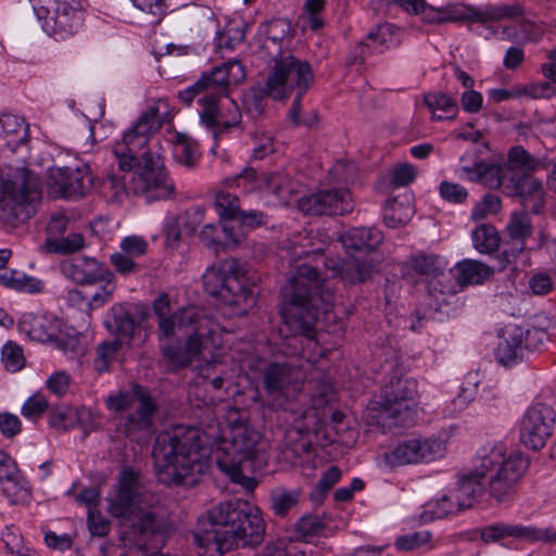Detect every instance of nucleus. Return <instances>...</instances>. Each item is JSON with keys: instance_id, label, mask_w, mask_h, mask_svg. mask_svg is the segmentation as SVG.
I'll return each instance as SVG.
<instances>
[{"instance_id": "nucleus-1", "label": "nucleus", "mask_w": 556, "mask_h": 556, "mask_svg": "<svg viewBox=\"0 0 556 556\" xmlns=\"http://www.w3.org/2000/svg\"><path fill=\"white\" fill-rule=\"evenodd\" d=\"M261 439L237 408H229L226 422L206 427L177 426L156 437L153 457L159 481L165 485L193 486L208 469L212 456L220 471L235 483L253 489L255 482L242 472L256 453Z\"/></svg>"}, {"instance_id": "nucleus-2", "label": "nucleus", "mask_w": 556, "mask_h": 556, "mask_svg": "<svg viewBox=\"0 0 556 556\" xmlns=\"http://www.w3.org/2000/svg\"><path fill=\"white\" fill-rule=\"evenodd\" d=\"M530 458L523 452H507L503 442H488L471 460V469L457 480V486L429 501L424 508V521L442 519L471 507L486 493L496 503L510 502L517 493Z\"/></svg>"}, {"instance_id": "nucleus-3", "label": "nucleus", "mask_w": 556, "mask_h": 556, "mask_svg": "<svg viewBox=\"0 0 556 556\" xmlns=\"http://www.w3.org/2000/svg\"><path fill=\"white\" fill-rule=\"evenodd\" d=\"M288 249L289 254L298 258H308L317 251L308 250L302 242H294ZM291 268L289 283L283 294L282 325L279 331L285 338L312 339L319 316L327 317L333 306V294L323 289V280L315 266L293 260Z\"/></svg>"}, {"instance_id": "nucleus-4", "label": "nucleus", "mask_w": 556, "mask_h": 556, "mask_svg": "<svg viewBox=\"0 0 556 556\" xmlns=\"http://www.w3.org/2000/svg\"><path fill=\"white\" fill-rule=\"evenodd\" d=\"M265 523L248 502L219 503L198 518L193 542L199 556H219L233 548L254 547L264 540Z\"/></svg>"}, {"instance_id": "nucleus-5", "label": "nucleus", "mask_w": 556, "mask_h": 556, "mask_svg": "<svg viewBox=\"0 0 556 556\" xmlns=\"http://www.w3.org/2000/svg\"><path fill=\"white\" fill-rule=\"evenodd\" d=\"M244 79V66L231 60L203 72L193 85L178 92V98L187 106L198 98L200 124L217 141L223 135L241 128V111L229 94Z\"/></svg>"}, {"instance_id": "nucleus-6", "label": "nucleus", "mask_w": 556, "mask_h": 556, "mask_svg": "<svg viewBox=\"0 0 556 556\" xmlns=\"http://www.w3.org/2000/svg\"><path fill=\"white\" fill-rule=\"evenodd\" d=\"M315 84V74L308 61L289 51L279 50L273 55L265 84L260 88L263 96L285 100L293 96L288 116L294 125L312 126L317 122L314 112L311 119L300 117L302 99Z\"/></svg>"}, {"instance_id": "nucleus-7", "label": "nucleus", "mask_w": 556, "mask_h": 556, "mask_svg": "<svg viewBox=\"0 0 556 556\" xmlns=\"http://www.w3.org/2000/svg\"><path fill=\"white\" fill-rule=\"evenodd\" d=\"M159 108L149 106L131 126L124 132L122 141L113 147V153L118 163V169L125 174L110 173L102 181L104 192L111 193V199L122 202L131 191L126 184V174H130L136 154L147 146L150 137L160 127Z\"/></svg>"}, {"instance_id": "nucleus-8", "label": "nucleus", "mask_w": 556, "mask_h": 556, "mask_svg": "<svg viewBox=\"0 0 556 556\" xmlns=\"http://www.w3.org/2000/svg\"><path fill=\"white\" fill-rule=\"evenodd\" d=\"M544 161L535 159L522 146H514L507 152V161L503 163H488L477 151H467L459 159L457 173L460 178L482 185L486 188L501 187L506 177L532 174L545 168Z\"/></svg>"}, {"instance_id": "nucleus-9", "label": "nucleus", "mask_w": 556, "mask_h": 556, "mask_svg": "<svg viewBox=\"0 0 556 556\" xmlns=\"http://www.w3.org/2000/svg\"><path fill=\"white\" fill-rule=\"evenodd\" d=\"M202 280L205 292L226 305L243 312L254 304L255 283L248 276L245 265L236 258L212 264Z\"/></svg>"}, {"instance_id": "nucleus-10", "label": "nucleus", "mask_w": 556, "mask_h": 556, "mask_svg": "<svg viewBox=\"0 0 556 556\" xmlns=\"http://www.w3.org/2000/svg\"><path fill=\"white\" fill-rule=\"evenodd\" d=\"M138 476L131 469H124L115 495L110 500L111 514L122 519L135 534L148 536L157 534L163 528L162 519L152 510L138 506Z\"/></svg>"}, {"instance_id": "nucleus-11", "label": "nucleus", "mask_w": 556, "mask_h": 556, "mask_svg": "<svg viewBox=\"0 0 556 556\" xmlns=\"http://www.w3.org/2000/svg\"><path fill=\"white\" fill-rule=\"evenodd\" d=\"M40 199L41 185L33 172L21 168L13 180L0 176V222L15 227L28 220Z\"/></svg>"}, {"instance_id": "nucleus-12", "label": "nucleus", "mask_w": 556, "mask_h": 556, "mask_svg": "<svg viewBox=\"0 0 556 556\" xmlns=\"http://www.w3.org/2000/svg\"><path fill=\"white\" fill-rule=\"evenodd\" d=\"M418 382L413 378L392 377L381 389L379 417L389 426L402 427L413 419Z\"/></svg>"}, {"instance_id": "nucleus-13", "label": "nucleus", "mask_w": 556, "mask_h": 556, "mask_svg": "<svg viewBox=\"0 0 556 556\" xmlns=\"http://www.w3.org/2000/svg\"><path fill=\"white\" fill-rule=\"evenodd\" d=\"M129 188L132 193L143 197L148 202L169 199L175 186L159 153L146 151L131 173Z\"/></svg>"}, {"instance_id": "nucleus-14", "label": "nucleus", "mask_w": 556, "mask_h": 556, "mask_svg": "<svg viewBox=\"0 0 556 556\" xmlns=\"http://www.w3.org/2000/svg\"><path fill=\"white\" fill-rule=\"evenodd\" d=\"M43 30L65 39L78 31L84 22L83 0H29Z\"/></svg>"}, {"instance_id": "nucleus-15", "label": "nucleus", "mask_w": 556, "mask_h": 556, "mask_svg": "<svg viewBox=\"0 0 556 556\" xmlns=\"http://www.w3.org/2000/svg\"><path fill=\"white\" fill-rule=\"evenodd\" d=\"M556 422L554 408L545 403L530 405L519 421V441L527 448H543L553 434Z\"/></svg>"}, {"instance_id": "nucleus-16", "label": "nucleus", "mask_w": 556, "mask_h": 556, "mask_svg": "<svg viewBox=\"0 0 556 556\" xmlns=\"http://www.w3.org/2000/svg\"><path fill=\"white\" fill-rule=\"evenodd\" d=\"M157 325L160 340L173 337L176 329L185 334L200 336H213L217 329L215 320L199 306L184 307L173 315L157 318Z\"/></svg>"}, {"instance_id": "nucleus-17", "label": "nucleus", "mask_w": 556, "mask_h": 556, "mask_svg": "<svg viewBox=\"0 0 556 556\" xmlns=\"http://www.w3.org/2000/svg\"><path fill=\"white\" fill-rule=\"evenodd\" d=\"M444 452L445 442L439 438H413L399 442L393 450L384 452L381 458L386 466L396 467L431 462L443 456Z\"/></svg>"}, {"instance_id": "nucleus-18", "label": "nucleus", "mask_w": 556, "mask_h": 556, "mask_svg": "<svg viewBox=\"0 0 556 556\" xmlns=\"http://www.w3.org/2000/svg\"><path fill=\"white\" fill-rule=\"evenodd\" d=\"M301 212L315 216L348 215L353 212L355 203L346 188H328L317 190L299 200Z\"/></svg>"}, {"instance_id": "nucleus-19", "label": "nucleus", "mask_w": 556, "mask_h": 556, "mask_svg": "<svg viewBox=\"0 0 556 556\" xmlns=\"http://www.w3.org/2000/svg\"><path fill=\"white\" fill-rule=\"evenodd\" d=\"M446 23H479L486 24L503 20H513L522 14L518 4H486L470 7L460 3L444 7Z\"/></svg>"}, {"instance_id": "nucleus-20", "label": "nucleus", "mask_w": 556, "mask_h": 556, "mask_svg": "<svg viewBox=\"0 0 556 556\" xmlns=\"http://www.w3.org/2000/svg\"><path fill=\"white\" fill-rule=\"evenodd\" d=\"M48 185L60 197L76 200L90 191L93 176L88 165L56 167L50 169Z\"/></svg>"}, {"instance_id": "nucleus-21", "label": "nucleus", "mask_w": 556, "mask_h": 556, "mask_svg": "<svg viewBox=\"0 0 556 556\" xmlns=\"http://www.w3.org/2000/svg\"><path fill=\"white\" fill-rule=\"evenodd\" d=\"M504 233L508 238L506 245L511 244L510 248H506L503 251L506 262L514 264V268L517 269L518 260L523 257L521 264L527 265L529 257L526 242L533 233V226L528 212L519 211L511 213Z\"/></svg>"}, {"instance_id": "nucleus-22", "label": "nucleus", "mask_w": 556, "mask_h": 556, "mask_svg": "<svg viewBox=\"0 0 556 556\" xmlns=\"http://www.w3.org/2000/svg\"><path fill=\"white\" fill-rule=\"evenodd\" d=\"M156 406L150 394L142 388H138V404L134 413L121 415L116 418L117 430L131 440H139L142 435L152 432Z\"/></svg>"}, {"instance_id": "nucleus-23", "label": "nucleus", "mask_w": 556, "mask_h": 556, "mask_svg": "<svg viewBox=\"0 0 556 556\" xmlns=\"http://www.w3.org/2000/svg\"><path fill=\"white\" fill-rule=\"evenodd\" d=\"M60 267L67 279L80 286L97 285L114 278L113 273L94 257L76 255L64 260Z\"/></svg>"}, {"instance_id": "nucleus-24", "label": "nucleus", "mask_w": 556, "mask_h": 556, "mask_svg": "<svg viewBox=\"0 0 556 556\" xmlns=\"http://www.w3.org/2000/svg\"><path fill=\"white\" fill-rule=\"evenodd\" d=\"M401 43L402 31L399 26L392 23L379 24L368 33L366 41L359 42L354 58L362 63L372 52L383 53L400 47Z\"/></svg>"}, {"instance_id": "nucleus-25", "label": "nucleus", "mask_w": 556, "mask_h": 556, "mask_svg": "<svg viewBox=\"0 0 556 556\" xmlns=\"http://www.w3.org/2000/svg\"><path fill=\"white\" fill-rule=\"evenodd\" d=\"M501 190L507 197H518L523 204L532 201V210L538 213L544 203V187L542 180L526 174L521 176H508L506 180L501 182V187L493 188Z\"/></svg>"}, {"instance_id": "nucleus-26", "label": "nucleus", "mask_w": 556, "mask_h": 556, "mask_svg": "<svg viewBox=\"0 0 556 556\" xmlns=\"http://www.w3.org/2000/svg\"><path fill=\"white\" fill-rule=\"evenodd\" d=\"M446 262L438 254H416L402 264V275L408 281L415 283L417 278L432 280L443 275Z\"/></svg>"}, {"instance_id": "nucleus-27", "label": "nucleus", "mask_w": 556, "mask_h": 556, "mask_svg": "<svg viewBox=\"0 0 556 556\" xmlns=\"http://www.w3.org/2000/svg\"><path fill=\"white\" fill-rule=\"evenodd\" d=\"M142 318L132 306L116 304L110 309L105 326L111 333L116 336L115 339H121L122 343H126L129 346L130 340L136 329L140 326Z\"/></svg>"}, {"instance_id": "nucleus-28", "label": "nucleus", "mask_w": 556, "mask_h": 556, "mask_svg": "<svg viewBox=\"0 0 556 556\" xmlns=\"http://www.w3.org/2000/svg\"><path fill=\"white\" fill-rule=\"evenodd\" d=\"M325 265L332 269L346 285L363 283L369 280L375 270L376 262L372 258H358L351 255L342 262L328 260Z\"/></svg>"}, {"instance_id": "nucleus-29", "label": "nucleus", "mask_w": 556, "mask_h": 556, "mask_svg": "<svg viewBox=\"0 0 556 556\" xmlns=\"http://www.w3.org/2000/svg\"><path fill=\"white\" fill-rule=\"evenodd\" d=\"M292 380V369L286 363H269L263 370V382L264 389L269 395L277 396L274 405L277 408L288 410L289 406L287 402L279 400L280 396L285 395L287 387Z\"/></svg>"}, {"instance_id": "nucleus-30", "label": "nucleus", "mask_w": 556, "mask_h": 556, "mask_svg": "<svg viewBox=\"0 0 556 556\" xmlns=\"http://www.w3.org/2000/svg\"><path fill=\"white\" fill-rule=\"evenodd\" d=\"M340 241L350 254L369 253L382 243L383 235L375 227H355L343 232Z\"/></svg>"}, {"instance_id": "nucleus-31", "label": "nucleus", "mask_w": 556, "mask_h": 556, "mask_svg": "<svg viewBox=\"0 0 556 556\" xmlns=\"http://www.w3.org/2000/svg\"><path fill=\"white\" fill-rule=\"evenodd\" d=\"M186 336L185 341H177L162 348L163 356L175 367L188 366L202 351L204 338L211 337L197 333Z\"/></svg>"}, {"instance_id": "nucleus-32", "label": "nucleus", "mask_w": 556, "mask_h": 556, "mask_svg": "<svg viewBox=\"0 0 556 556\" xmlns=\"http://www.w3.org/2000/svg\"><path fill=\"white\" fill-rule=\"evenodd\" d=\"M523 334V330L519 327H508L504 330L503 339L494 352L500 364L508 367L522 358Z\"/></svg>"}, {"instance_id": "nucleus-33", "label": "nucleus", "mask_w": 556, "mask_h": 556, "mask_svg": "<svg viewBox=\"0 0 556 556\" xmlns=\"http://www.w3.org/2000/svg\"><path fill=\"white\" fill-rule=\"evenodd\" d=\"M28 138V126L16 115L0 114V148L14 152Z\"/></svg>"}, {"instance_id": "nucleus-34", "label": "nucleus", "mask_w": 556, "mask_h": 556, "mask_svg": "<svg viewBox=\"0 0 556 556\" xmlns=\"http://www.w3.org/2000/svg\"><path fill=\"white\" fill-rule=\"evenodd\" d=\"M549 62L542 65L543 75L556 84V49L549 52ZM519 88V97L548 99L556 94V88L547 81L531 83Z\"/></svg>"}, {"instance_id": "nucleus-35", "label": "nucleus", "mask_w": 556, "mask_h": 556, "mask_svg": "<svg viewBox=\"0 0 556 556\" xmlns=\"http://www.w3.org/2000/svg\"><path fill=\"white\" fill-rule=\"evenodd\" d=\"M302 501L303 491L300 488L287 489L279 485L269 492V509L279 518H287Z\"/></svg>"}, {"instance_id": "nucleus-36", "label": "nucleus", "mask_w": 556, "mask_h": 556, "mask_svg": "<svg viewBox=\"0 0 556 556\" xmlns=\"http://www.w3.org/2000/svg\"><path fill=\"white\" fill-rule=\"evenodd\" d=\"M18 329L33 341L48 342L54 340L52 323L41 315L23 314L18 321Z\"/></svg>"}, {"instance_id": "nucleus-37", "label": "nucleus", "mask_w": 556, "mask_h": 556, "mask_svg": "<svg viewBox=\"0 0 556 556\" xmlns=\"http://www.w3.org/2000/svg\"><path fill=\"white\" fill-rule=\"evenodd\" d=\"M492 274L493 269L486 264L473 260H464L457 264L456 279L460 286L480 285Z\"/></svg>"}, {"instance_id": "nucleus-38", "label": "nucleus", "mask_w": 556, "mask_h": 556, "mask_svg": "<svg viewBox=\"0 0 556 556\" xmlns=\"http://www.w3.org/2000/svg\"><path fill=\"white\" fill-rule=\"evenodd\" d=\"M424 101L435 121L454 119L458 113L457 101L447 94L430 92L425 96Z\"/></svg>"}, {"instance_id": "nucleus-39", "label": "nucleus", "mask_w": 556, "mask_h": 556, "mask_svg": "<svg viewBox=\"0 0 556 556\" xmlns=\"http://www.w3.org/2000/svg\"><path fill=\"white\" fill-rule=\"evenodd\" d=\"M264 192L276 195L283 202H288L296 193V184L285 173H265Z\"/></svg>"}, {"instance_id": "nucleus-40", "label": "nucleus", "mask_w": 556, "mask_h": 556, "mask_svg": "<svg viewBox=\"0 0 556 556\" xmlns=\"http://www.w3.org/2000/svg\"><path fill=\"white\" fill-rule=\"evenodd\" d=\"M85 416H90V412L85 408L74 410L67 406L58 407L49 412L48 422L54 429L67 431L73 429Z\"/></svg>"}, {"instance_id": "nucleus-41", "label": "nucleus", "mask_w": 556, "mask_h": 556, "mask_svg": "<svg viewBox=\"0 0 556 556\" xmlns=\"http://www.w3.org/2000/svg\"><path fill=\"white\" fill-rule=\"evenodd\" d=\"M529 533V527L498 522L482 528L481 539L485 543H494L507 536L526 539Z\"/></svg>"}, {"instance_id": "nucleus-42", "label": "nucleus", "mask_w": 556, "mask_h": 556, "mask_svg": "<svg viewBox=\"0 0 556 556\" xmlns=\"http://www.w3.org/2000/svg\"><path fill=\"white\" fill-rule=\"evenodd\" d=\"M472 243L480 253L491 254L500 248L501 237L493 225L483 224L471 232Z\"/></svg>"}, {"instance_id": "nucleus-43", "label": "nucleus", "mask_w": 556, "mask_h": 556, "mask_svg": "<svg viewBox=\"0 0 556 556\" xmlns=\"http://www.w3.org/2000/svg\"><path fill=\"white\" fill-rule=\"evenodd\" d=\"M265 173H257L252 167L243 168L239 174L225 180L227 188L239 187L245 192L262 191L264 188Z\"/></svg>"}, {"instance_id": "nucleus-44", "label": "nucleus", "mask_w": 556, "mask_h": 556, "mask_svg": "<svg viewBox=\"0 0 556 556\" xmlns=\"http://www.w3.org/2000/svg\"><path fill=\"white\" fill-rule=\"evenodd\" d=\"M215 208L220 219L236 220L241 213V205L238 195L229 190H219L215 194Z\"/></svg>"}, {"instance_id": "nucleus-45", "label": "nucleus", "mask_w": 556, "mask_h": 556, "mask_svg": "<svg viewBox=\"0 0 556 556\" xmlns=\"http://www.w3.org/2000/svg\"><path fill=\"white\" fill-rule=\"evenodd\" d=\"M84 245V237L80 233H70L60 239H48L46 248L50 253L71 254L80 250Z\"/></svg>"}, {"instance_id": "nucleus-46", "label": "nucleus", "mask_w": 556, "mask_h": 556, "mask_svg": "<svg viewBox=\"0 0 556 556\" xmlns=\"http://www.w3.org/2000/svg\"><path fill=\"white\" fill-rule=\"evenodd\" d=\"M341 470L337 466H331L318 480L314 490L309 493V500L313 503L320 504L326 494L340 481Z\"/></svg>"}, {"instance_id": "nucleus-47", "label": "nucleus", "mask_w": 556, "mask_h": 556, "mask_svg": "<svg viewBox=\"0 0 556 556\" xmlns=\"http://www.w3.org/2000/svg\"><path fill=\"white\" fill-rule=\"evenodd\" d=\"M409 212V205L404 206L396 199H388L383 213L384 223L390 228H396L404 225L408 219Z\"/></svg>"}, {"instance_id": "nucleus-48", "label": "nucleus", "mask_w": 556, "mask_h": 556, "mask_svg": "<svg viewBox=\"0 0 556 556\" xmlns=\"http://www.w3.org/2000/svg\"><path fill=\"white\" fill-rule=\"evenodd\" d=\"M124 343L121 339H114L110 342H102L97 348V356L93 361V367L102 372L109 369L110 364Z\"/></svg>"}, {"instance_id": "nucleus-49", "label": "nucleus", "mask_w": 556, "mask_h": 556, "mask_svg": "<svg viewBox=\"0 0 556 556\" xmlns=\"http://www.w3.org/2000/svg\"><path fill=\"white\" fill-rule=\"evenodd\" d=\"M175 155L179 162L189 167L192 166L200 155L198 143L185 135L178 136L175 144Z\"/></svg>"}, {"instance_id": "nucleus-50", "label": "nucleus", "mask_w": 556, "mask_h": 556, "mask_svg": "<svg viewBox=\"0 0 556 556\" xmlns=\"http://www.w3.org/2000/svg\"><path fill=\"white\" fill-rule=\"evenodd\" d=\"M2 363L9 371L21 370L25 363L22 349L12 341L5 343L2 348Z\"/></svg>"}, {"instance_id": "nucleus-51", "label": "nucleus", "mask_w": 556, "mask_h": 556, "mask_svg": "<svg viewBox=\"0 0 556 556\" xmlns=\"http://www.w3.org/2000/svg\"><path fill=\"white\" fill-rule=\"evenodd\" d=\"M138 388L136 386L132 393L121 392L115 395H110L106 399V406L110 410L122 413L128 408H135L138 404Z\"/></svg>"}, {"instance_id": "nucleus-52", "label": "nucleus", "mask_w": 556, "mask_h": 556, "mask_svg": "<svg viewBox=\"0 0 556 556\" xmlns=\"http://www.w3.org/2000/svg\"><path fill=\"white\" fill-rule=\"evenodd\" d=\"M54 341L68 359H79L85 355L86 348L78 336L56 337Z\"/></svg>"}, {"instance_id": "nucleus-53", "label": "nucleus", "mask_w": 556, "mask_h": 556, "mask_svg": "<svg viewBox=\"0 0 556 556\" xmlns=\"http://www.w3.org/2000/svg\"><path fill=\"white\" fill-rule=\"evenodd\" d=\"M140 11L152 16L151 24H159L167 12V0H130Z\"/></svg>"}, {"instance_id": "nucleus-54", "label": "nucleus", "mask_w": 556, "mask_h": 556, "mask_svg": "<svg viewBox=\"0 0 556 556\" xmlns=\"http://www.w3.org/2000/svg\"><path fill=\"white\" fill-rule=\"evenodd\" d=\"M43 287L45 283L42 280L18 270H16L11 283V289L30 294L42 292Z\"/></svg>"}, {"instance_id": "nucleus-55", "label": "nucleus", "mask_w": 556, "mask_h": 556, "mask_svg": "<svg viewBox=\"0 0 556 556\" xmlns=\"http://www.w3.org/2000/svg\"><path fill=\"white\" fill-rule=\"evenodd\" d=\"M48 406L47 399L42 394L36 393L24 402L21 413L27 419L37 420L48 409Z\"/></svg>"}, {"instance_id": "nucleus-56", "label": "nucleus", "mask_w": 556, "mask_h": 556, "mask_svg": "<svg viewBox=\"0 0 556 556\" xmlns=\"http://www.w3.org/2000/svg\"><path fill=\"white\" fill-rule=\"evenodd\" d=\"M431 536V533L426 530L408 533L397 538L395 546L400 551H412L427 544Z\"/></svg>"}, {"instance_id": "nucleus-57", "label": "nucleus", "mask_w": 556, "mask_h": 556, "mask_svg": "<svg viewBox=\"0 0 556 556\" xmlns=\"http://www.w3.org/2000/svg\"><path fill=\"white\" fill-rule=\"evenodd\" d=\"M440 195L447 202L462 204L467 201L468 191L456 182L442 181L439 187Z\"/></svg>"}, {"instance_id": "nucleus-58", "label": "nucleus", "mask_w": 556, "mask_h": 556, "mask_svg": "<svg viewBox=\"0 0 556 556\" xmlns=\"http://www.w3.org/2000/svg\"><path fill=\"white\" fill-rule=\"evenodd\" d=\"M119 247V252L137 258L147 253L148 242L140 236H128L122 239Z\"/></svg>"}, {"instance_id": "nucleus-59", "label": "nucleus", "mask_w": 556, "mask_h": 556, "mask_svg": "<svg viewBox=\"0 0 556 556\" xmlns=\"http://www.w3.org/2000/svg\"><path fill=\"white\" fill-rule=\"evenodd\" d=\"M324 528V523L316 515H304L298 519L294 529L302 536H314Z\"/></svg>"}, {"instance_id": "nucleus-60", "label": "nucleus", "mask_w": 556, "mask_h": 556, "mask_svg": "<svg viewBox=\"0 0 556 556\" xmlns=\"http://www.w3.org/2000/svg\"><path fill=\"white\" fill-rule=\"evenodd\" d=\"M135 260L136 258L122 252H116L111 255V263L115 270L123 276H128L140 270V266Z\"/></svg>"}, {"instance_id": "nucleus-61", "label": "nucleus", "mask_w": 556, "mask_h": 556, "mask_svg": "<svg viewBox=\"0 0 556 556\" xmlns=\"http://www.w3.org/2000/svg\"><path fill=\"white\" fill-rule=\"evenodd\" d=\"M240 225L248 229H255L267 223V216L264 212L258 210H242L241 213L237 216V219Z\"/></svg>"}, {"instance_id": "nucleus-62", "label": "nucleus", "mask_w": 556, "mask_h": 556, "mask_svg": "<svg viewBox=\"0 0 556 556\" xmlns=\"http://www.w3.org/2000/svg\"><path fill=\"white\" fill-rule=\"evenodd\" d=\"M417 172L410 164L397 165L391 173V184L395 187L407 186L416 178Z\"/></svg>"}, {"instance_id": "nucleus-63", "label": "nucleus", "mask_w": 556, "mask_h": 556, "mask_svg": "<svg viewBox=\"0 0 556 556\" xmlns=\"http://www.w3.org/2000/svg\"><path fill=\"white\" fill-rule=\"evenodd\" d=\"M290 30V24L283 18H278L269 22L266 31V45L268 42H273L274 45L278 43L285 37L289 36Z\"/></svg>"}, {"instance_id": "nucleus-64", "label": "nucleus", "mask_w": 556, "mask_h": 556, "mask_svg": "<svg viewBox=\"0 0 556 556\" xmlns=\"http://www.w3.org/2000/svg\"><path fill=\"white\" fill-rule=\"evenodd\" d=\"M88 528L94 536H105L110 531V522L98 509L88 511Z\"/></svg>"}]
</instances>
